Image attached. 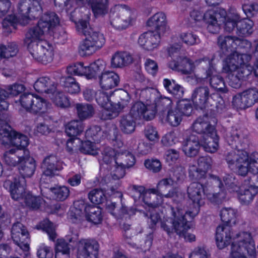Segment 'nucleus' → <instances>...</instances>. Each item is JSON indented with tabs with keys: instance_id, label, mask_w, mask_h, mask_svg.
I'll return each mask as SVG.
<instances>
[{
	"instance_id": "f257e3e1",
	"label": "nucleus",
	"mask_w": 258,
	"mask_h": 258,
	"mask_svg": "<svg viewBox=\"0 0 258 258\" xmlns=\"http://www.w3.org/2000/svg\"><path fill=\"white\" fill-rule=\"evenodd\" d=\"M0 140L7 151L4 155V161L10 166L17 163L19 171L22 178L15 179L14 183L10 180L4 182V186L9 190L12 198L16 201L24 200L30 208L36 209L43 203L40 197H34L26 191L25 177L32 176L36 169V163L25 149L29 144L28 138L12 130L5 121L0 120Z\"/></svg>"
},
{
	"instance_id": "f03ea898",
	"label": "nucleus",
	"mask_w": 258,
	"mask_h": 258,
	"mask_svg": "<svg viewBox=\"0 0 258 258\" xmlns=\"http://www.w3.org/2000/svg\"><path fill=\"white\" fill-rule=\"evenodd\" d=\"M59 23L54 13L44 15L37 26L26 34L25 43L32 56L43 63L51 62L53 57V47L46 40L51 36V31Z\"/></svg>"
},
{
	"instance_id": "7ed1b4c3",
	"label": "nucleus",
	"mask_w": 258,
	"mask_h": 258,
	"mask_svg": "<svg viewBox=\"0 0 258 258\" xmlns=\"http://www.w3.org/2000/svg\"><path fill=\"white\" fill-rule=\"evenodd\" d=\"M114 149H106L103 153V161L109 165V174L104 179L106 183H113L123 178L125 169L132 167L135 163L134 156L126 152L122 142L118 140L113 143Z\"/></svg>"
},
{
	"instance_id": "20e7f679",
	"label": "nucleus",
	"mask_w": 258,
	"mask_h": 258,
	"mask_svg": "<svg viewBox=\"0 0 258 258\" xmlns=\"http://www.w3.org/2000/svg\"><path fill=\"white\" fill-rule=\"evenodd\" d=\"M250 56L246 54L234 52L227 58L223 63V70L227 73L226 81L233 88H238L252 72L258 77V61L252 68L248 64Z\"/></svg>"
},
{
	"instance_id": "39448f33",
	"label": "nucleus",
	"mask_w": 258,
	"mask_h": 258,
	"mask_svg": "<svg viewBox=\"0 0 258 258\" xmlns=\"http://www.w3.org/2000/svg\"><path fill=\"white\" fill-rule=\"evenodd\" d=\"M209 182L213 184L218 185L220 191L212 194L209 193L207 191L208 189H206L202 184L199 182H193L189 186L187 193L192 205L190 207L189 210L185 212V214L188 215L190 219H193L198 214L200 207L204 204L203 195H205L207 199L213 203H218L226 198V194L223 189L224 183L219 178L211 177Z\"/></svg>"
},
{
	"instance_id": "423d86ee",
	"label": "nucleus",
	"mask_w": 258,
	"mask_h": 258,
	"mask_svg": "<svg viewBox=\"0 0 258 258\" xmlns=\"http://www.w3.org/2000/svg\"><path fill=\"white\" fill-rule=\"evenodd\" d=\"M172 182L171 179H162L159 182L157 189H152L140 194V198L142 199L146 205L145 208H148L149 212L151 213L150 222L152 227L159 220L158 214H153V210L155 207L162 204L163 198H172L173 200H176V197H182L181 194H178L176 191L171 192L170 189Z\"/></svg>"
},
{
	"instance_id": "0eeeda50",
	"label": "nucleus",
	"mask_w": 258,
	"mask_h": 258,
	"mask_svg": "<svg viewBox=\"0 0 258 258\" xmlns=\"http://www.w3.org/2000/svg\"><path fill=\"white\" fill-rule=\"evenodd\" d=\"M171 217L167 219L164 217L161 222V226L168 234L170 235L176 232L180 237H183L186 241H193L196 239L195 235L188 232L191 227V223L188 215L185 214V211L181 206L171 209Z\"/></svg>"
},
{
	"instance_id": "6e6552de",
	"label": "nucleus",
	"mask_w": 258,
	"mask_h": 258,
	"mask_svg": "<svg viewBox=\"0 0 258 258\" xmlns=\"http://www.w3.org/2000/svg\"><path fill=\"white\" fill-rule=\"evenodd\" d=\"M226 160L228 167L239 175L258 173V152L249 155L245 150L238 149L229 153Z\"/></svg>"
},
{
	"instance_id": "1a4fd4ad",
	"label": "nucleus",
	"mask_w": 258,
	"mask_h": 258,
	"mask_svg": "<svg viewBox=\"0 0 258 258\" xmlns=\"http://www.w3.org/2000/svg\"><path fill=\"white\" fill-rule=\"evenodd\" d=\"M89 17L85 20H79L76 23L77 31L85 36V39L80 46V53L83 55H90L101 48L105 44L104 35L94 31L88 23Z\"/></svg>"
},
{
	"instance_id": "9d476101",
	"label": "nucleus",
	"mask_w": 258,
	"mask_h": 258,
	"mask_svg": "<svg viewBox=\"0 0 258 258\" xmlns=\"http://www.w3.org/2000/svg\"><path fill=\"white\" fill-rule=\"evenodd\" d=\"M237 211L232 208H223L220 212V217L223 224L219 225L217 228L216 241L217 247L223 249L232 240L236 234L240 232H248L249 231H242L231 236L230 227L236 223Z\"/></svg>"
},
{
	"instance_id": "9b49d317",
	"label": "nucleus",
	"mask_w": 258,
	"mask_h": 258,
	"mask_svg": "<svg viewBox=\"0 0 258 258\" xmlns=\"http://www.w3.org/2000/svg\"><path fill=\"white\" fill-rule=\"evenodd\" d=\"M120 101L117 104H112L111 95L99 91L96 93V100L101 107L103 108L101 118L110 119L117 116L120 111L127 106L130 102V96L127 92L121 91L119 93Z\"/></svg>"
},
{
	"instance_id": "f8f14e48",
	"label": "nucleus",
	"mask_w": 258,
	"mask_h": 258,
	"mask_svg": "<svg viewBox=\"0 0 258 258\" xmlns=\"http://www.w3.org/2000/svg\"><path fill=\"white\" fill-rule=\"evenodd\" d=\"M102 134V132L99 126H93L86 132L87 141L82 142L78 138L68 140L67 143V149L71 153L79 150L84 154L95 155L98 152V147L93 144L91 140L97 142L100 141Z\"/></svg>"
},
{
	"instance_id": "ddd939ff",
	"label": "nucleus",
	"mask_w": 258,
	"mask_h": 258,
	"mask_svg": "<svg viewBox=\"0 0 258 258\" xmlns=\"http://www.w3.org/2000/svg\"><path fill=\"white\" fill-rule=\"evenodd\" d=\"M217 10H210L213 11V17L217 16V24L220 28L219 22L222 21L224 23V29L226 31L230 32L233 30L235 27H237V30L239 34L242 36H246L249 35L252 32V27L253 22L250 19H245L242 20H239V16L236 13L229 14L226 17H225L226 12L223 9H219L216 8Z\"/></svg>"
},
{
	"instance_id": "4468645a",
	"label": "nucleus",
	"mask_w": 258,
	"mask_h": 258,
	"mask_svg": "<svg viewBox=\"0 0 258 258\" xmlns=\"http://www.w3.org/2000/svg\"><path fill=\"white\" fill-rule=\"evenodd\" d=\"M19 10L22 13L19 21L14 16L9 15L3 22V26L7 32H11L18 25L24 26L28 22V19L25 14H29L32 17H35L40 14L41 7L37 0H25L20 4Z\"/></svg>"
},
{
	"instance_id": "2eb2a0df",
	"label": "nucleus",
	"mask_w": 258,
	"mask_h": 258,
	"mask_svg": "<svg viewBox=\"0 0 258 258\" xmlns=\"http://www.w3.org/2000/svg\"><path fill=\"white\" fill-rule=\"evenodd\" d=\"M152 110L147 109L143 102H136L132 106L130 113L122 118L120 120V128L122 132L126 134H131L135 130V120L138 119H145L151 120L155 115V106H153Z\"/></svg>"
},
{
	"instance_id": "dca6fc26",
	"label": "nucleus",
	"mask_w": 258,
	"mask_h": 258,
	"mask_svg": "<svg viewBox=\"0 0 258 258\" xmlns=\"http://www.w3.org/2000/svg\"><path fill=\"white\" fill-rule=\"evenodd\" d=\"M256 251L251 234L240 232L233 238L230 253L231 258H255Z\"/></svg>"
},
{
	"instance_id": "f3484780",
	"label": "nucleus",
	"mask_w": 258,
	"mask_h": 258,
	"mask_svg": "<svg viewBox=\"0 0 258 258\" xmlns=\"http://www.w3.org/2000/svg\"><path fill=\"white\" fill-rule=\"evenodd\" d=\"M83 215L88 221L94 224H99L102 220L101 210L98 207L85 206L83 201L75 202L69 214L72 222H76L78 219L80 220Z\"/></svg>"
},
{
	"instance_id": "a211bd4d",
	"label": "nucleus",
	"mask_w": 258,
	"mask_h": 258,
	"mask_svg": "<svg viewBox=\"0 0 258 258\" xmlns=\"http://www.w3.org/2000/svg\"><path fill=\"white\" fill-rule=\"evenodd\" d=\"M105 61L98 59L88 66H84L82 62L73 63L67 68V74L78 76H85L87 79H92L97 76L100 72L105 69Z\"/></svg>"
},
{
	"instance_id": "6ab92c4d",
	"label": "nucleus",
	"mask_w": 258,
	"mask_h": 258,
	"mask_svg": "<svg viewBox=\"0 0 258 258\" xmlns=\"http://www.w3.org/2000/svg\"><path fill=\"white\" fill-rule=\"evenodd\" d=\"M19 103L21 106L33 113L43 115L47 113L50 108V104L43 98L32 94L22 95Z\"/></svg>"
},
{
	"instance_id": "aec40b11",
	"label": "nucleus",
	"mask_w": 258,
	"mask_h": 258,
	"mask_svg": "<svg viewBox=\"0 0 258 258\" xmlns=\"http://www.w3.org/2000/svg\"><path fill=\"white\" fill-rule=\"evenodd\" d=\"M192 110L189 100H180L177 103V108L169 110L167 115L162 118V120L171 126H177L181 122L182 115L189 116Z\"/></svg>"
},
{
	"instance_id": "412c9836",
	"label": "nucleus",
	"mask_w": 258,
	"mask_h": 258,
	"mask_svg": "<svg viewBox=\"0 0 258 258\" xmlns=\"http://www.w3.org/2000/svg\"><path fill=\"white\" fill-rule=\"evenodd\" d=\"M139 93L140 98L142 100L141 102L146 101L145 110L147 109L151 110L152 107L154 106L156 113L157 103L165 107L170 106L172 103L170 98L161 96L158 90L154 88H146L141 90Z\"/></svg>"
},
{
	"instance_id": "4be33fe9",
	"label": "nucleus",
	"mask_w": 258,
	"mask_h": 258,
	"mask_svg": "<svg viewBox=\"0 0 258 258\" xmlns=\"http://www.w3.org/2000/svg\"><path fill=\"white\" fill-rule=\"evenodd\" d=\"M175 56H176V61L174 59L170 61L168 66L172 70L180 72L184 74H191L194 72L195 67L199 64L204 67L211 64L210 60L207 59L197 60L192 63L188 58L177 57V55Z\"/></svg>"
},
{
	"instance_id": "5701e85b",
	"label": "nucleus",
	"mask_w": 258,
	"mask_h": 258,
	"mask_svg": "<svg viewBox=\"0 0 258 258\" xmlns=\"http://www.w3.org/2000/svg\"><path fill=\"white\" fill-rule=\"evenodd\" d=\"M113 12H118L111 20V24L114 29L121 30L130 25L132 22L130 11L122 6H116L113 9Z\"/></svg>"
},
{
	"instance_id": "b1692460",
	"label": "nucleus",
	"mask_w": 258,
	"mask_h": 258,
	"mask_svg": "<svg viewBox=\"0 0 258 258\" xmlns=\"http://www.w3.org/2000/svg\"><path fill=\"white\" fill-rule=\"evenodd\" d=\"M12 238L21 249L27 252L29 250V233L26 228L20 223L15 224L12 228Z\"/></svg>"
},
{
	"instance_id": "393cba45",
	"label": "nucleus",
	"mask_w": 258,
	"mask_h": 258,
	"mask_svg": "<svg viewBox=\"0 0 258 258\" xmlns=\"http://www.w3.org/2000/svg\"><path fill=\"white\" fill-rule=\"evenodd\" d=\"M212 161L209 156L201 157L197 162V166L193 165L189 168V176L197 179H201L211 168Z\"/></svg>"
},
{
	"instance_id": "a878e982",
	"label": "nucleus",
	"mask_w": 258,
	"mask_h": 258,
	"mask_svg": "<svg viewBox=\"0 0 258 258\" xmlns=\"http://www.w3.org/2000/svg\"><path fill=\"white\" fill-rule=\"evenodd\" d=\"M162 36L153 31H148L141 34L138 40L139 45L144 49L151 51L157 49Z\"/></svg>"
},
{
	"instance_id": "bb28decb",
	"label": "nucleus",
	"mask_w": 258,
	"mask_h": 258,
	"mask_svg": "<svg viewBox=\"0 0 258 258\" xmlns=\"http://www.w3.org/2000/svg\"><path fill=\"white\" fill-rule=\"evenodd\" d=\"M98 247V244L95 241L81 240L78 244V258H97Z\"/></svg>"
},
{
	"instance_id": "cd10ccee",
	"label": "nucleus",
	"mask_w": 258,
	"mask_h": 258,
	"mask_svg": "<svg viewBox=\"0 0 258 258\" xmlns=\"http://www.w3.org/2000/svg\"><path fill=\"white\" fill-rule=\"evenodd\" d=\"M147 25L154 29V32L159 35L164 36L168 33L169 27L167 25L166 16L163 13L155 14L148 20Z\"/></svg>"
},
{
	"instance_id": "c85d7f7f",
	"label": "nucleus",
	"mask_w": 258,
	"mask_h": 258,
	"mask_svg": "<svg viewBox=\"0 0 258 258\" xmlns=\"http://www.w3.org/2000/svg\"><path fill=\"white\" fill-rule=\"evenodd\" d=\"M203 135L200 144L205 151L210 153L216 152L219 148V137L215 127H212L209 132Z\"/></svg>"
},
{
	"instance_id": "c756f323",
	"label": "nucleus",
	"mask_w": 258,
	"mask_h": 258,
	"mask_svg": "<svg viewBox=\"0 0 258 258\" xmlns=\"http://www.w3.org/2000/svg\"><path fill=\"white\" fill-rule=\"evenodd\" d=\"M217 119L212 116L205 115L199 117L193 123L191 130L198 134L203 135L209 132L212 127H215Z\"/></svg>"
},
{
	"instance_id": "7c9ffc66",
	"label": "nucleus",
	"mask_w": 258,
	"mask_h": 258,
	"mask_svg": "<svg viewBox=\"0 0 258 258\" xmlns=\"http://www.w3.org/2000/svg\"><path fill=\"white\" fill-rule=\"evenodd\" d=\"M213 11H208L203 16L198 11H194L190 14V16L196 21L204 20L207 24V29L212 33H215L219 31V25L217 24V17H213ZM217 16V15H216Z\"/></svg>"
},
{
	"instance_id": "2f4dec72",
	"label": "nucleus",
	"mask_w": 258,
	"mask_h": 258,
	"mask_svg": "<svg viewBox=\"0 0 258 258\" xmlns=\"http://www.w3.org/2000/svg\"><path fill=\"white\" fill-rule=\"evenodd\" d=\"M105 69L99 73L97 76L101 73L99 76V84L102 89L104 90L111 89L117 86L119 82L118 75L112 71H105Z\"/></svg>"
},
{
	"instance_id": "473e14b6",
	"label": "nucleus",
	"mask_w": 258,
	"mask_h": 258,
	"mask_svg": "<svg viewBox=\"0 0 258 258\" xmlns=\"http://www.w3.org/2000/svg\"><path fill=\"white\" fill-rule=\"evenodd\" d=\"M244 190L241 189V192L239 196V199L241 203L244 204H248L250 203L254 196L258 191V176L253 177L252 182H249L247 187H243Z\"/></svg>"
},
{
	"instance_id": "72a5a7b5",
	"label": "nucleus",
	"mask_w": 258,
	"mask_h": 258,
	"mask_svg": "<svg viewBox=\"0 0 258 258\" xmlns=\"http://www.w3.org/2000/svg\"><path fill=\"white\" fill-rule=\"evenodd\" d=\"M61 163L56 156L50 155L44 158L41 164V169L44 175L50 176L54 172L61 169Z\"/></svg>"
},
{
	"instance_id": "f704fd0d",
	"label": "nucleus",
	"mask_w": 258,
	"mask_h": 258,
	"mask_svg": "<svg viewBox=\"0 0 258 258\" xmlns=\"http://www.w3.org/2000/svg\"><path fill=\"white\" fill-rule=\"evenodd\" d=\"M24 91L23 85L15 84L9 86L6 90H0V111L8 108V104L5 99L10 96H16Z\"/></svg>"
},
{
	"instance_id": "c9c22d12",
	"label": "nucleus",
	"mask_w": 258,
	"mask_h": 258,
	"mask_svg": "<svg viewBox=\"0 0 258 258\" xmlns=\"http://www.w3.org/2000/svg\"><path fill=\"white\" fill-rule=\"evenodd\" d=\"M42 196L47 199L55 198L57 200L63 201L66 199L70 194L69 188L65 186H56L51 188H45L41 189Z\"/></svg>"
},
{
	"instance_id": "e433bc0d",
	"label": "nucleus",
	"mask_w": 258,
	"mask_h": 258,
	"mask_svg": "<svg viewBox=\"0 0 258 258\" xmlns=\"http://www.w3.org/2000/svg\"><path fill=\"white\" fill-rule=\"evenodd\" d=\"M133 62V56L124 51H116L111 57L110 65L112 68H122Z\"/></svg>"
},
{
	"instance_id": "4c0bfd02",
	"label": "nucleus",
	"mask_w": 258,
	"mask_h": 258,
	"mask_svg": "<svg viewBox=\"0 0 258 258\" xmlns=\"http://www.w3.org/2000/svg\"><path fill=\"white\" fill-rule=\"evenodd\" d=\"M210 64H208L209 67L207 71V78H210V83L211 86L218 90L225 92V83L222 79L218 75L214 68L213 60H210Z\"/></svg>"
},
{
	"instance_id": "58836bf2",
	"label": "nucleus",
	"mask_w": 258,
	"mask_h": 258,
	"mask_svg": "<svg viewBox=\"0 0 258 258\" xmlns=\"http://www.w3.org/2000/svg\"><path fill=\"white\" fill-rule=\"evenodd\" d=\"M200 147L198 138L195 135H190L183 143L182 149L185 155L194 157L198 153Z\"/></svg>"
},
{
	"instance_id": "ea45409f",
	"label": "nucleus",
	"mask_w": 258,
	"mask_h": 258,
	"mask_svg": "<svg viewBox=\"0 0 258 258\" xmlns=\"http://www.w3.org/2000/svg\"><path fill=\"white\" fill-rule=\"evenodd\" d=\"M34 88L37 92L46 93L49 96L56 89V86L49 78L41 77L35 82Z\"/></svg>"
},
{
	"instance_id": "a19ab883",
	"label": "nucleus",
	"mask_w": 258,
	"mask_h": 258,
	"mask_svg": "<svg viewBox=\"0 0 258 258\" xmlns=\"http://www.w3.org/2000/svg\"><path fill=\"white\" fill-rule=\"evenodd\" d=\"M209 91L207 88L197 89L192 96V101L197 108L203 109L206 106L208 99Z\"/></svg>"
},
{
	"instance_id": "79ce46f5",
	"label": "nucleus",
	"mask_w": 258,
	"mask_h": 258,
	"mask_svg": "<svg viewBox=\"0 0 258 258\" xmlns=\"http://www.w3.org/2000/svg\"><path fill=\"white\" fill-rule=\"evenodd\" d=\"M163 84L166 90L177 98H179L182 96L184 92L183 88L175 83L174 80L164 79Z\"/></svg>"
},
{
	"instance_id": "37998d69",
	"label": "nucleus",
	"mask_w": 258,
	"mask_h": 258,
	"mask_svg": "<svg viewBox=\"0 0 258 258\" xmlns=\"http://www.w3.org/2000/svg\"><path fill=\"white\" fill-rule=\"evenodd\" d=\"M48 97L53 103L58 107L67 108L70 105V102L68 98L62 93L56 91V89Z\"/></svg>"
},
{
	"instance_id": "c03bdc74",
	"label": "nucleus",
	"mask_w": 258,
	"mask_h": 258,
	"mask_svg": "<svg viewBox=\"0 0 258 258\" xmlns=\"http://www.w3.org/2000/svg\"><path fill=\"white\" fill-rule=\"evenodd\" d=\"M83 126L82 122L77 120H73L70 122L66 127V132L68 136L71 137L69 140L76 138L82 131Z\"/></svg>"
},
{
	"instance_id": "a18cd8bd",
	"label": "nucleus",
	"mask_w": 258,
	"mask_h": 258,
	"mask_svg": "<svg viewBox=\"0 0 258 258\" xmlns=\"http://www.w3.org/2000/svg\"><path fill=\"white\" fill-rule=\"evenodd\" d=\"M107 0H93L91 3L92 11L96 17L103 15L107 12Z\"/></svg>"
},
{
	"instance_id": "49530a36",
	"label": "nucleus",
	"mask_w": 258,
	"mask_h": 258,
	"mask_svg": "<svg viewBox=\"0 0 258 258\" xmlns=\"http://www.w3.org/2000/svg\"><path fill=\"white\" fill-rule=\"evenodd\" d=\"M55 258H69L68 244L63 239H59L55 244Z\"/></svg>"
},
{
	"instance_id": "de8ad7c7",
	"label": "nucleus",
	"mask_w": 258,
	"mask_h": 258,
	"mask_svg": "<svg viewBox=\"0 0 258 258\" xmlns=\"http://www.w3.org/2000/svg\"><path fill=\"white\" fill-rule=\"evenodd\" d=\"M180 135L177 131L168 132L162 137L161 142L165 146H173L179 142Z\"/></svg>"
},
{
	"instance_id": "09e8293b",
	"label": "nucleus",
	"mask_w": 258,
	"mask_h": 258,
	"mask_svg": "<svg viewBox=\"0 0 258 258\" xmlns=\"http://www.w3.org/2000/svg\"><path fill=\"white\" fill-rule=\"evenodd\" d=\"M63 79L64 87L69 93L77 94L80 92V86L74 78L69 77Z\"/></svg>"
},
{
	"instance_id": "8fccbe9b",
	"label": "nucleus",
	"mask_w": 258,
	"mask_h": 258,
	"mask_svg": "<svg viewBox=\"0 0 258 258\" xmlns=\"http://www.w3.org/2000/svg\"><path fill=\"white\" fill-rule=\"evenodd\" d=\"M76 108L78 116L81 119L91 117L94 112L93 107L89 104H78Z\"/></svg>"
},
{
	"instance_id": "3c124183",
	"label": "nucleus",
	"mask_w": 258,
	"mask_h": 258,
	"mask_svg": "<svg viewBox=\"0 0 258 258\" xmlns=\"http://www.w3.org/2000/svg\"><path fill=\"white\" fill-rule=\"evenodd\" d=\"M37 228L45 231L48 235L50 239L54 240L56 238L54 227L52 223L48 220L46 219L40 223V224L37 226Z\"/></svg>"
},
{
	"instance_id": "603ef678",
	"label": "nucleus",
	"mask_w": 258,
	"mask_h": 258,
	"mask_svg": "<svg viewBox=\"0 0 258 258\" xmlns=\"http://www.w3.org/2000/svg\"><path fill=\"white\" fill-rule=\"evenodd\" d=\"M89 200L95 205L101 204L105 200L104 191L101 189H94L88 195Z\"/></svg>"
},
{
	"instance_id": "864d4df0",
	"label": "nucleus",
	"mask_w": 258,
	"mask_h": 258,
	"mask_svg": "<svg viewBox=\"0 0 258 258\" xmlns=\"http://www.w3.org/2000/svg\"><path fill=\"white\" fill-rule=\"evenodd\" d=\"M249 107L258 101V90L255 88L246 90L243 92Z\"/></svg>"
},
{
	"instance_id": "5fc2aeb1",
	"label": "nucleus",
	"mask_w": 258,
	"mask_h": 258,
	"mask_svg": "<svg viewBox=\"0 0 258 258\" xmlns=\"http://www.w3.org/2000/svg\"><path fill=\"white\" fill-rule=\"evenodd\" d=\"M232 105L237 109H244L249 107L243 92L234 96L232 100Z\"/></svg>"
},
{
	"instance_id": "6e6d98bb",
	"label": "nucleus",
	"mask_w": 258,
	"mask_h": 258,
	"mask_svg": "<svg viewBox=\"0 0 258 258\" xmlns=\"http://www.w3.org/2000/svg\"><path fill=\"white\" fill-rule=\"evenodd\" d=\"M17 52V47L15 44L9 46L8 48L0 46V58H8L14 56Z\"/></svg>"
},
{
	"instance_id": "4d7b16f0",
	"label": "nucleus",
	"mask_w": 258,
	"mask_h": 258,
	"mask_svg": "<svg viewBox=\"0 0 258 258\" xmlns=\"http://www.w3.org/2000/svg\"><path fill=\"white\" fill-rule=\"evenodd\" d=\"M144 134L148 140L154 143L157 142L159 138L156 129L152 126H147L145 129Z\"/></svg>"
},
{
	"instance_id": "13d9d810",
	"label": "nucleus",
	"mask_w": 258,
	"mask_h": 258,
	"mask_svg": "<svg viewBox=\"0 0 258 258\" xmlns=\"http://www.w3.org/2000/svg\"><path fill=\"white\" fill-rule=\"evenodd\" d=\"M145 167L154 172H159L161 169V163L158 159H148L144 163Z\"/></svg>"
},
{
	"instance_id": "bf43d9fd",
	"label": "nucleus",
	"mask_w": 258,
	"mask_h": 258,
	"mask_svg": "<svg viewBox=\"0 0 258 258\" xmlns=\"http://www.w3.org/2000/svg\"><path fill=\"white\" fill-rule=\"evenodd\" d=\"M178 151L174 149L167 150L165 154V159L167 163L170 165L174 164L179 158Z\"/></svg>"
},
{
	"instance_id": "052dcab7",
	"label": "nucleus",
	"mask_w": 258,
	"mask_h": 258,
	"mask_svg": "<svg viewBox=\"0 0 258 258\" xmlns=\"http://www.w3.org/2000/svg\"><path fill=\"white\" fill-rule=\"evenodd\" d=\"M180 38L187 45H194L199 42V38L191 33H183Z\"/></svg>"
},
{
	"instance_id": "680f3d73",
	"label": "nucleus",
	"mask_w": 258,
	"mask_h": 258,
	"mask_svg": "<svg viewBox=\"0 0 258 258\" xmlns=\"http://www.w3.org/2000/svg\"><path fill=\"white\" fill-rule=\"evenodd\" d=\"M145 67L146 71L152 75H155L158 70V66L157 62L150 58L146 59Z\"/></svg>"
},
{
	"instance_id": "e2e57ef3",
	"label": "nucleus",
	"mask_w": 258,
	"mask_h": 258,
	"mask_svg": "<svg viewBox=\"0 0 258 258\" xmlns=\"http://www.w3.org/2000/svg\"><path fill=\"white\" fill-rule=\"evenodd\" d=\"M242 9L245 15L249 17L254 15L255 13L258 12V4L248 5L244 3L242 6Z\"/></svg>"
},
{
	"instance_id": "0e129e2a",
	"label": "nucleus",
	"mask_w": 258,
	"mask_h": 258,
	"mask_svg": "<svg viewBox=\"0 0 258 258\" xmlns=\"http://www.w3.org/2000/svg\"><path fill=\"white\" fill-rule=\"evenodd\" d=\"M37 256L39 258H50L52 256V252L49 247L41 245L38 249Z\"/></svg>"
},
{
	"instance_id": "69168bd1",
	"label": "nucleus",
	"mask_w": 258,
	"mask_h": 258,
	"mask_svg": "<svg viewBox=\"0 0 258 258\" xmlns=\"http://www.w3.org/2000/svg\"><path fill=\"white\" fill-rule=\"evenodd\" d=\"M225 43L226 45H227V43L230 44V42H232V47H234V46L238 45L240 47L243 46L244 44H246L249 46H250V44L249 42H248L247 41L245 40H240L239 39H236L235 40H233L232 38H231L229 37H226L225 39Z\"/></svg>"
},
{
	"instance_id": "338daca9",
	"label": "nucleus",
	"mask_w": 258,
	"mask_h": 258,
	"mask_svg": "<svg viewBox=\"0 0 258 258\" xmlns=\"http://www.w3.org/2000/svg\"><path fill=\"white\" fill-rule=\"evenodd\" d=\"M88 2L89 0H86ZM2 4L0 5V17L3 16L7 11V9L10 7V3L9 0H0Z\"/></svg>"
},
{
	"instance_id": "774afa93",
	"label": "nucleus",
	"mask_w": 258,
	"mask_h": 258,
	"mask_svg": "<svg viewBox=\"0 0 258 258\" xmlns=\"http://www.w3.org/2000/svg\"><path fill=\"white\" fill-rule=\"evenodd\" d=\"M81 177L80 174H76L68 179V183L72 186H77L80 184Z\"/></svg>"
}]
</instances>
